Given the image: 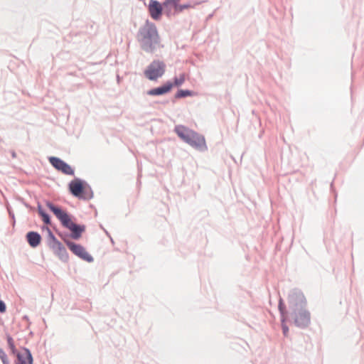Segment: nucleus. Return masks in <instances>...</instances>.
I'll use <instances>...</instances> for the list:
<instances>
[{"label":"nucleus","mask_w":364,"mask_h":364,"mask_svg":"<svg viewBox=\"0 0 364 364\" xmlns=\"http://www.w3.org/2000/svg\"><path fill=\"white\" fill-rule=\"evenodd\" d=\"M136 38L140 49L147 53H154L164 47L156 24L149 19L139 27Z\"/></svg>","instance_id":"f257e3e1"},{"label":"nucleus","mask_w":364,"mask_h":364,"mask_svg":"<svg viewBox=\"0 0 364 364\" xmlns=\"http://www.w3.org/2000/svg\"><path fill=\"white\" fill-rule=\"evenodd\" d=\"M174 132L181 140L196 149L200 151L208 149L205 137L196 132L181 124L175 126Z\"/></svg>","instance_id":"f03ea898"},{"label":"nucleus","mask_w":364,"mask_h":364,"mask_svg":"<svg viewBox=\"0 0 364 364\" xmlns=\"http://www.w3.org/2000/svg\"><path fill=\"white\" fill-rule=\"evenodd\" d=\"M47 207L54 213L62 225L71 231V237L77 240L85 231L84 225L75 224L70 215L60 208L55 206L51 203H47Z\"/></svg>","instance_id":"7ed1b4c3"},{"label":"nucleus","mask_w":364,"mask_h":364,"mask_svg":"<svg viewBox=\"0 0 364 364\" xmlns=\"http://www.w3.org/2000/svg\"><path fill=\"white\" fill-rule=\"evenodd\" d=\"M166 65L160 60H154L144 70L145 77L151 81H155L162 77L166 72Z\"/></svg>","instance_id":"20e7f679"},{"label":"nucleus","mask_w":364,"mask_h":364,"mask_svg":"<svg viewBox=\"0 0 364 364\" xmlns=\"http://www.w3.org/2000/svg\"><path fill=\"white\" fill-rule=\"evenodd\" d=\"M48 161L57 171L65 175L73 176L74 168L65 161L57 156H49Z\"/></svg>","instance_id":"39448f33"},{"label":"nucleus","mask_w":364,"mask_h":364,"mask_svg":"<svg viewBox=\"0 0 364 364\" xmlns=\"http://www.w3.org/2000/svg\"><path fill=\"white\" fill-rule=\"evenodd\" d=\"M70 191L79 198L88 199L92 196L90 188L85 186V183H70Z\"/></svg>","instance_id":"423d86ee"},{"label":"nucleus","mask_w":364,"mask_h":364,"mask_svg":"<svg viewBox=\"0 0 364 364\" xmlns=\"http://www.w3.org/2000/svg\"><path fill=\"white\" fill-rule=\"evenodd\" d=\"M65 242L68 248L75 255L87 262H92L93 260L92 257L85 250L82 246L75 244L74 242L70 241H65Z\"/></svg>","instance_id":"0eeeda50"},{"label":"nucleus","mask_w":364,"mask_h":364,"mask_svg":"<svg viewBox=\"0 0 364 364\" xmlns=\"http://www.w3.org/2000/svg\"><path fill=\"white\" fill-rule=\"evenodd\" d=\"M150 16L155 21L161 19L163 14V5L157 0H150L148 5Z\"/></svg>","instance_id":"6e6552de"},{"label":"nucleus","mask_w":364,"mask_h":364,"mask_svg":"<svg viewBox=\"0 0 364 364\" xmlns=\"http://www.w3.org/2000/svg\"><path fill=\"white\" fill-rule=\"evenodd\" d=\"M310 322V314L306 310L299 311L295 316V323L299 327H305Z\"/></svg>","instance_id":"1a4fd4ad"},{"label":"nucleus","mask_w":364,"mask_h":364,"mask_svg":"<svg viewBox=\"0 0 364 364\" xmlns=\"http://www.w3.org/2000/svg\"><path fill=\"white\" fill-rule=\"evenodd\" d=\"M171 91V85L167 81L162 85L150 89L147 91V95L150 96H161L169 93Z\"/></svg>","instance_id":"9d476101"},{"label":"nucleus","mask_w":364,"mask_h":364,"mask_svg":"<svg viewBox=\"0 0 364 364\" xmlns=\"http://www.w3.org/2000/svg\"><path fill=\"white\" fill-rule=\"evenodd\" d=\"M16 364H32L33 363L32 355L28 349H23L16 354Z\"/></svg>","instance_id":"9b49d317"},{"label":"nucleus","mask_w":364,"mask_h":364,"mask_svg":"<svg viewBox=\"0 0 364 364\" xmlns=\"http://www.w3.org/2000/svg\"><path fill=\"white\" fill-rule=\"evenodd\" d=\"M26 238L28 244L32 247H36L38 246L41 241V235L36 232H29L26 235Z\"/></svg>","instance_id":"f8f14e48"},{"label":"nucleus","mask_w":364,"mask_h":364,"mask_svg":"<svg viewBox=\"0 0 364 364\" xmlns=\"http://www.w3.org/2000/svg\"><path fill=\"white\" fill-rule=\"evenodd\" d=\"M51 248L58 255H63L66 253V250L64 246L54 237L52 238Z\"/></svg>","instance_id":"ddd939ff"},{"label":"nucleus","mask_w":364,"mask_h":364,"mask_svg":"<svg viewBox=\"0 0 364 364\" xmlns=\"http://www.w3.org/2000/svg\"><path fill=\"white\" fill-rule=\"evenodd\" d=\"M185 80H186L185 73H181L179 75L178 77L175 76L173 78V82L168 80L167 82H168V84L171 85V87L172 89L174 86H176V87L181 86L185 82Z\"/></svg>","instance_id":"4468645a"},{"label":"nucleus","mask_w":364,"mask_h":364,"mask_svg":"<svg viewBox=\"0 0 364 364\" xmlns=\"http://www.w3.org/2000/svg\"><path fill=\"white\" fill-rule=\"evenodd\" d=\"M196 93L191 90H178L175 95L176 99L194 96Z\"/></svg>","instance_id":"2eb2a0df"},{"label":"nucleus","mask_w":364,"mask_h":364,"mask_svg":"<svg viewBox=\"0 0 364 364\" xmlns=\"http://www.w3.org/2000/svg\"><path fill=\"white\" fill-rule=\"evenodd\" d=\"M163 5V13L168 17H169L172 14V7H173L171 4H165V1L162 3Z\"/></svg>","instance_id":"dca6fc26"},{"label":"nucleus","mask_w":364,"mask_h":364,"mask_svg":"<svg viewBox=\"0 0 364 364\" xmlns=\"http://www.w3.org/2000/svg\"><path fill=\"white\" fill-rule=\"evenodd\" d=\"M38 212L39 215L41 216L43 221L46 224H50L49 215L47 213H46L41 207H38Z\"/></svg>","instance_id":"f3484780"},{"label":"nucleus","mask_w":364,"mask_h":364,"mask_svg":"<svg viewBox=\"0 0 364 364\" xmlns=\"http://www.w3.org/2000/svg\"><path fill=\"white\" fill-rule=\"evenodd\" d=\"M203 2H205V1H197V2H195L193 4V5H191V4L189 3H187V4H180L178 6V7L179 8V10L180 11H183L184 9H189V8H193L196 5H199L201 3Z\"/></svg>","instance_id":"a211bd4d"},{"label":"nucleus","mask_w":364,"mask_h":364,"mask_svg":"<svg viewBox=\"0 0 364 364\" xmlns=\"http://www.w3.org/2000/svg\"><path fill=\"white\" fill-rule=\"evenodd\" d=\"M7 343H8V345H9L10 349L11 350V352L14 354L16 353V347L14 345V342L13 338L10 336H7Z\"/></svg>","instance_id":"6ab92c4d"},{"label":"nucleus","mask_w":364,"mask_h":364,"mask_svg":"<svg viewBox=\"0 0 364 364\" xmlns=\"http://www.w3.org/2000/svg\"><path fill=\"white\" fill-rule=\"evenodd\" d=\"M0 358L3 362V364H10L6 354L1 348H0Z\"/></svg>","instance_id":"aec40b11"},{"label":"nucleus","mask_w":364,"mask_h":364,"mask_svg":"<svg viewBox=\"0 0 364 364\" xmlns=\"http://www.w3.org/2000/svg\"><path fill=\"white\" fill-rule=\"evenodd\" d=\"M180 0H165V4H171L174 8H177L178 6V1Z\"/></svg>","instance_id":"412c9836"},{"label":"nucleus","mask_w":364,"mask_h":364,"mask_svg":"<svg viewBox=\"0 0 364 364\" xmlns=\"http://www.w3.org/2000/svg\"><path fill=\"white\" fill-rule=\"evenodd\" d=\"M6 307L4 302L0 300V312L4 313L6 311Z\"/></svg>","instance_id":"4be33fe9"},{"label":"nucleus","mask_w":364,"mask_h":364,"mask_svg":"<svg viewBox=\"0 0 364 364\" xmlns=\"http://www.w3.org/2000/svg\"><path fill=\"white\" fill-rule=\"evenodd\" d=\"M70 182H86V181L83 179L75 177Z\"/></svg>","instance_id":"5701e85b"},{"label":"nucleus","mask_w":364,"mask_h":364,"mask_svg":"<svg viewBox=\"0 0 364 364\" xmlns=\"http://www.w3.org/2000/svg\"><path fill=\"white\" fill-rule=\"evenodd\" d=\"M288 331H289L288 327L286 326L285 325H284L283 326V333H284V336L287 335Z\"/></svg>","instance_id":"b1692460"},{"label":"nucleus","mask_w":364,"mask_h":364,"mask_svg":"<svg viewBox=\"0 0 364 364\" xmlns=\"http://www.w3.org/2000/svg\"><path fill=\"white\" fill-rule=\"evenodd\" d=\"M9 153L11 154V156L13 159H15L16 157V154L14 150H10Z\"/></svg>","instance_id":"393cba45"},{"label":"nucleus","mask_w":364,"mask_h":364,"mask_svg":"<svg viewBox=\"0 0 364 364\" xmlns=\"http://www.w3.org/2000/svg\"><path fill=\"white\" fill-rule=\"evenodd\" d=\"M279 309L282 311V308H283V306H282V300H280V301H279Z\"/></svg>","instance_id":"a878e982"}]
</instances>
